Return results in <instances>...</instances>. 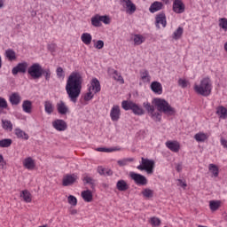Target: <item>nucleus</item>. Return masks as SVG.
<instances>
[{
	"label": "nucleus",
	"instance_id": "nucleus-1",
	"mask_svg": "<svg viewBox=\"0 0 227 227\" xmlns=\"http://www.w3.org/2000/svg\"><path fill=\"white\" fill-rule=\"evenodd\" d=\"M83 81L82 75L79 72H73L67 80L66 91L69 100L74 104L77 103V99L81 96Z\"/></svg>",
	"mask_w": 227,
	"mask_h": 227
},
{
	"label": "nucleus",
	"instance_id": "nucleus-2",
	"mask_svg": "<svg viewBox=\"0 0 227 227\" xmlns=\"http://www.w3.org/2000/svg\"><path fill=\"white\" fill-rule=\"evenodd\" d=\"M194 91L202 97H209V95L212 93V81L210 78H203L200 84H195Z\"/></svg>",
	"mask_w": 227,
	"mask_h": 227
},
{
	"label": "nucleus",
	"instance_id": "nucleus-3",
	"mask_svg": "<svg viewBox=\"0 0 227 227\" xmlns=\"http://www.w3.org/2000/svg\"><path fill=\"white\" fill-rule=\"evenodd\" d=\"M153 104H154L159 113H163V114H167V116H173V114L176 113L175 108L172 107L166 99L154 98Z\"/></svg>",
	"mask_w": 227,
	"mask_h": 227
},
{
	"label": "nucleus",
	"instance_id": "nucleus-4",
	"mask_svg": "<svg viewBox=\"0 0 227 227\" xmlns=\"http://www.w3.org/2000/svg\"><path fill=\"white\" fill-rule=\"evenodd\" d=\"M121 106L124 111H132V113L135 114L137 116H143V114H145V110L143 109V106L132 101L124 100L121 103Z\"/></svg>",
	"mask_w": 227,
	"mask_h": 227
},
{
	"label": "nucleus",
	"instance_id": "nucleus-5",
	"mask_svg": "<svg viewBox=\"0 0 227 227\" xmlns=\"http://www.w3.org/2000/svg\"><path fill=\"white\" fill-rule=\"evenodd\" d=\"M153 168H155V161L147 158H141V164L137 167L139 171H146L147 175L153 174Z\"/></svg>",
	"mask_w": 227,
	"mask_h": 227
},
{
	"label": "nucleus",
	"instance_id": "nucleus-6",
	"mask_svg": "<svg viewBox=\"0 0 227 227\" xmlns=\"http://www.w3.org/2000/svg\"><path fill=\"white\" fill-rule=\"evenodd\" d=\"M42 66L39 63H34L27 69V74L32 79H40L42 77Z\"/></svg>",
	"mask_w": 227,
	"mask_h": 227
},
{
	"label": "nucleus",
	"instance_id": "nucleus-7",
	"mask_svg": "<svg viewBox=\"0 0 227 227\" xmlns=\"http://www.w3.org/2000/svg\"><path fill=\"white\" fill-rule=\"evenodd\" d=\"M120 4L129 15L136 13V10H137L136 4H133L132 0H120Z\"/></svg>",
	"mask_w": 227,
	"mask_h": 227
},
{
	"label": "nucleus",
	"instance_id": "nucleus-8",
	"mask_svg": "<svg viewBox=\"0 0 227 227\" xmlns=\"http://www.w3.org/2000/svg\"><path fill=\"white\" fill-rule=\"evenodd\" d=\"M129 176L137 185H146V184H148V179L141 174L130 172Z\"/></svg>",
	"mask_w": 227,
	"mask_h": 227
},
{
	"label": "nucleus",
	"instance_id": "nucleus-9",
	"mask_svg": "<svg viewBox=\"0 0 227 227\" xmlns=\"http://www.w3.org/2000/svg\"><path fill=\"white\" fill-rule=\"evenodd\" d=\"M52 127L55 129V130H58L59 132H65L67 129H68V125L67 124V121L57 119L52 121Z\"/></svg>",
	"mask_w": 227,
	"mask_h": 227
},
{
	"label": "nucleus",
	"instance_id": "nucleus-10",
	"mask_svg": "<svg viewBox=\"0 0 227 227\" xmlns=\"http://www.w3.org/2000/svg\"><path fill=\"white\" fill-rule=\"evenodd\" d=\"M155 26L158 29H160L161 27H166L168 26V21L166 20V14L164 12L159 13L155 17Z\"/></svg>",
	"mask_w": 227,
	"mask_h": 227
},
{
	"label": "nucleus",
	"instance_id": "nucleus-11",
	"mask_svg": "<svg viewBox=\"0 0 227 227\" xmlns=\"http://www.w3.org/2000/svg\"><path fill=\"white\" fill-rule=\"evenodd\" d=\"M28 64L27 62L19 63L16 67H14L12 70V75H17V74H26L27 71Z\"/></svg>",
	"mask_w": 227,
	"mask_h": 227
},
{
	"label": "nucleus",
	"instance_id": "nucleus-12",
	"mask_svg": "<svg viewBox=\"0 0 227 227\" xmlns=\"http://www.w3.org/2000/svg\"><path fill=\"white\" fill-rule=\"evenodd\" d=\"M108 74L109 75H112L114 81L120 82V84H125V80L123 79V76H121V74H120L117 70L108 68Z\"/></svg>",
	"mask_w": 227,
	"mask_h": 227
},
{
	"label": "nucleus",
	"instance_id": "nucleus-13",
	"mask_svg": "<svg viewBox=\"0 0 227 227\" xmlns=\"http://www.w3.org/2000/svg\"><path fill=\"white\" fill-rule=\"evenodd\" d=\"M77 176L75 174L67 175L62 180V185L64 187H68V185H73V184H75Z\"/></svg>",
	"mask_w": 227,
	"mask_h": 227
},
{
	"label": "nucleus",
	"instance_id": "nucleus-14",
	"mask_svg": "<svg viewBox=\"0 0 227 227\" xmlns=\"http://www.w3.org/2000/svg\"><path fill=\"white\" fill-rule=\"evenodd\" d=\"M166 146L170 150V152H174V153H178L180 152V143L178 141H167Z\"/></svg>",
	"mask_w": 227,
	"mask_h": 227
},
{
	"label": "nucleus",
	"instance_id": "nucleus-15",
	"mask_svg": "<svg viewBox=\"0 0 227 227\" xmlns=\"http://www.w3.org/2000/svg\"><path fill=\"white\" fill-rule=\"evenodd\" d=\"M173 11L176 13H184L185 12V5L182 0H175L173 3Z\"/></svg>",
	"mask_w": 227,
	"mask_h": 227
},
{
	"label": "nucleus",
	"instance_id": "nucleus-16",
	"mask_svg": "<svg viewBox=\"0 0 227 227\" xmlns=\"http://www.w3.org/2000/svg\"><path fill=\"white\" fill-rule=\"evenodd\" d=\"M120 106H114L110 112V117L112 121H118L120 120Z\"/></svg>",
	"mask_w": 227,
	"mask_h": 227
},
{
	"label": "nucleus",
	"instance_id": "nucleus-17",
	"mask_svg": "<svg viewBox=\"0 0 227 227\" xmlns=\"http://www.w3.org/2000/svg\"><path fill=\"white\" fill-rule=\"evenodd\" d=\"M101 90L100 82L97 78H93L89 87V91H94V93H99Z\"/></svg>",
	"mask_w": 227,
	"mask_h": 227
},
{
	"label": "nucleus",
	"instance_id": "nucleus-18",
	"mask_svg": "<svg viewBox=\"0 0 227 227\" xmlns=\"http://www.w3.org/2000/svg\"><path fill=\"white\" fill-rule=\"evenodd\" d=\"M23 166L26 169L33 170L35 169L36 164L35 163V160L31 157H27L23 160Z\"/></svg>",
	"mask_w": 227,
	"mask_h": 227
},
{
	"label": "nucleus",
	"instance_id": "nucleus-19",
	"mask_svg": "<svg viewBox=\"0 0 227 227\" xmlns=\"http://www.w3.org/2000/svg\"><path fill=\"white\" fill-rule=\"evenodd\" d=\"M57 111L59 114L65 115L67 113H68V106H67V104H65L63 101H59L57 103Z\"/></svg>",
	"mask_w": 227,
	"mask_h": 227
},
{
	"label": "nucleus",
	"instance_id": "nucleus-20",
	"mask_svg": "<svg viewBox=\"0 0 227 227\" xmlns=\"http://www.w3.org/2000/svg\"><path fill=\"white\" fill-rule=\"evenodd\" d=\"M14 134L16 137H18V139H24L25 141H27V139H29V135H27V133H26L20 128L14 129Z\"/></svg>",
	"mask_w": 227,
	"mask_h": 227
},
{
	"label": "nucleus",
	"instance_id": "nucleus-21",
	"mask_svg": "<svg viewBox=\"0 0 227 227\" xmlns=\"http://www.w3.org/2000/svg\"><path fill=\"white\" fill-rule=\"evenodd\" d=\"M164 4H162V2H154L151 4L149 8V12L151 13H155L156 12H160L162 10Z\"/></svg>",
	"mask_w": 227,
	"mask_h": 227
},
{
	"label": "nucleus",
	"instance_id": "nucleus-22",
	"mask_svg": "<svg viewBox=\"0 0 227 227\" xmlns=\"http://www.w3.org/2000/svg\"><path fill=\"white\" fill-rule=\"evenodd\" d=\"M151 90L153 91V93L162 95V84H160L159 82H153L151 83Z\"/></svg>",
	"mask_w": 227,
	"mask_h": 227
},
{
	"label": "nucleus",
	"instance_id": "nucleus-23",
	"mask_svg": "<svg viewBox=\"0 0 227 227\" xmlns=\"http://www.w3.org/2000/svg\"><path fill=\"white\" fill-rule=\"evenodd\" d=\"M9 100L12 106H19L20 104L21 98L19 93L14 92L10 96Z\"/></svg>",
	"mask_w": 227,
	"mask_h": 227
},
{
	"label": "nucleus",
	"instance_id": "nucleus-24",
	"mask_svg": "<svg viewBox=\"0 0 227 227\" xmlns=\"http://www.w3.org/2000/svg\"><path fill=\"white\" fill-rule=\"evenodd\" d=\"M116 189L121 191V192H125V191H129V184H127V181L123 179L119 180L116 184Z\"/></svg>",
	"mask_w": 227,
	"mask_h": 227
},
{
	"label": "nucleus",
	"instance_id": "nucleus-25",
	"mask_svg": "<svg viewBox=\"0 0 227 227\" xmlns=\"http://www.w3.org/2000/svg\"><path fill=\"white\" fill-rule=\"evenodd\" d=\"M82 198L87 203H91L93 201V193L90 190L83 191L82 192Z\"/></svg>",
	"mask_w": 227,
	"mask_h": 227
},
{
	"label": "nucleus",
	"instance_id": "nucleus-26",
	"mask_svg": "<svg viewBox=\"0 0 227 227\" xmlns=\"http://www.w3.org/2000/svg\"><path fill=\"white\" fill-rule=\"evenodd\" d=\"M216 114L221 118L222 120H226L227 118V108L220 106L216 107Z\"/></svg>",
	"mask_w": 227,
	"mask_h": 227
},
{
	"label": "nucleus",
	"instance_id": "nucleus-27",
	"mask_svg": "<svg viewBox=\"0 0 227 227\" xmlns=\"http://www.w3.org/2000/svg\"><path fill=\"white\" fill-rule=\"evenodd\" d=\"M44 111L46 114H52V113H54V105L52 104V101H44Z\"/></svg>",
	"mask_w": 227,
	"mask_h": 227
},
{
	"label": "nucleus",
	"instance_id": "nucleus-28",
	"mask_svg": "<svg viewBox=\"0 0 227 227\" xmlns=\"http://www.w3.org/2000/svg\"><path fill=\"white\" fill-rule=\"evenodd\" d=\"M81 40L82 43L85 45H90L91 44V40H93V37L91 36V34L90 33H83L81 35Z\"/></svg>",
	"mask_w": 227,
	"mask_h": 227
},
{
	"label": "nucleus",
	"instance_id": "nucleus-29",
	"mask_svg": "<svg viewBox=\"0 0 227 227\" xmlns=\"http://www.w3.org/2000/svg\"><path fill=\"white\" fill-rule=\"evenodd\" d=\"M146 38L142 35L136 34L133 35L134 45H141V43H145Z\"/></svg>",
	"mask_w": 227,
	"mask_h": 227
},
{
	"label": "nucleus",
	"instance_id": "nucleus-30",
	"mask_svg": "<svg viewBox=\"0 0 227 227\" xmlns=\"http://www.w3.org/2000/svg\"><path fill=\"white\" fill-rule=\"evenodd\" d=\"M5 57L9 61H15L17 59V53H15V51L8 49L5 51Z\"/></svg>",
	"mask_w": 227,
	"mask_h": 227
},
{
	"label": "nucleus",
	"instance_id": "nucleus-31",
	"mask_svg": "<svg viewBox=\"0 0 227 227\" xmlns=\"http://www.w3.org/2000/svg\"><path fill=\"white\" fill-rule=\"evenodd\" d=\"M33 107V103L29 100H24L22 104V109L24 113L31 114V109Z\"/></svg>",
	"mask_w": 227,
	"mask_h": 227
},
{
	"label": "nucleus",
	"instance_id": "nucleus-32",
	"mask_svg": "<svg viewBox=\"0 0 227 227\" xmlns=\"http://www.w3.org/2000/svg\"><path fill=\"white\" fill-rule=\"evenodd\" d=\"M140 77L143 82H150V73L146 69H143L140 71Z\"/></svg>",
	"mask_w": 227,
	"mask_h": 227
},
{
	"label": "nucleus",
	"instance_id": "nucleus-33",
	"mask_svg": "<svg viewBox=\"0 0 227 227\" xmlns=\"http://www.w3.org/2000/svg\"><path fill=\"white\" fill-rule=\"evenodd\" d=\"M98 173H99L101 176H112L113 170L103 168V167H98Z\"/></svg>",
	"mask_w": 227,
	"mask_h": 227
},
{
	"label": "nucleus",
	"instance_id": "nucleus-34",
	"mask_svg": "<svg viewBox=\"0 0 227 227\" xmlns=\"http://www.w3.org/2000/svg\"><path fill=\"white\" fill-rule=\"evenodd\" d=\"M20 197L23 198V200L26 203H31V201H32L31 192H29V191H27V190L22 191L20 193Z\"/></svg>",
	"mask_w": 227,
	"mask_h": 227
},
{
	"label": "nucleus",
	"instance_id": "nucleus-35",
	"mask_svg": "<svg viewBox=\"0 0 227 227\" xmlns=\"http://www.w3.org/2000/svg\"><path fill=\"white\" fill-rule=\"evenodd\" d=\"M91 24L92 26H94V27H100V26H102L100 15L96 14L95 16H93L91 18Z\"/></svg>",
	"mask_w": 227,
	"mask_h": 227
},
{
	"label": "nucleus",
	"instance_id": "nucleus-36",
	"mask_svg": "<svg viewBox=\"0 0 227 227\" xmlns=\"http://www.w3.org/2000/svg\"><path fill=\"white\" fill-rule=\"evenodd\" d=\"M2 127L4 130H9V132L13 130V124L8 120H2Z\"/></svg>",
	"mask_w": 227,
	"mask_h": 227
},
{
	"label": "nucleus",
	"instance_id": "nucleus-37",
	"mask_svg": "<svg viewBox=\"0 0 227 227\" xmlns=\"http://www.w3.org/2000/svg\"><path fill=\"white\" fill-rule=\"evenodd\" d=\"M184 35V27H179L172 35L173 40H180Z\"/></svg>",
	"mask_w": 227,
	"mask_h": 227
},
{
	"label": "nucleus",
	"instance_id": "nucleus-38",
	"mask_svg": "<svg viewBox=\"0 0 227 227\" xmlns=\"http://www.w3.org/2000/svg\"><path fill=\"white\" fill-rule=\"evenodd\" d=\"M12 143H13L12 138L2 139L0 140V148H10V146H12Z\"/></svg>",
	"mask_w": 227,
	"mask_h": 227
},
{
	"label": "nucleus",
	"instance_id": "nucleus-39",
	"mask_svg": "<svg viewBox=\"0 0 227 227\" xmlns=\"http://www.w3.org/2000/svg\"><path fill=\"white\" fill-rule=\"evenodd\" d=\"M194 139H196L198 141V143H205V141H207V134H205V133H197L194 136Z\"/></svg>",
	"mask_w": 227,
	"mask_h": 227
},
{
	"label": "nucleus",
	"instance_id": "nucleus-40",
	"mask_svg": "<svg viewBox=\"0 0 227 227\" xmlns=\"http://www.w3.org/2000/svg\"><path fill=\"white\" fill-rule=\"evenodd\" d=\"M219 207H221V201L219 200H211L209 202V207L212 212H215V210H217Z\"/></svg>",
	"mask_w": 227,
	"mask_h": 227
},
{
	"label": "nucleus",
	"instance_id": "nucleus-41",
	"mask_svg": "<svg viewBox=\"0 0 227 227\" xmlns=\"http://www.w3.org/2000/svg\"><path fill=\"white\" fill-rule=\"evenodd\" d=\"M218 26L223 31L226 33L227 31V19L226 18H220L218 20Z\"/></svg>",
	"mask_w": 227,
	"mask_h": 227
},
{
	"label": "nucleus",
	"instance_id": "nucleus-42",
	"mask_svg": "<svg viewBox=\"0 0 227 227\" xmlns=\"http://www.w3.org/2000/svg\"><path fill=\"white\" fill-rule=\"evenodd\" d=\"M209 171H211L215 178H217V176H219V168H217V165L209 164Z\"/></svg>",
	"mask_w": 227,
	"mask_h": 227
},
{
	"label": "nucleus",
	"instance_id": "nucleus-43",
	"mask_svg": "<svg viewBox=\"0 0 227 227\" xmlns=\"http://www.w3.org/2000/svg\"><path fill=\"white\" fill-rule=\"evenodd\" d=\"M97 150H98V152H105L106 153H111V152H120V150H121V148H120V147H114V148L99 147Z\"/></svg>",
	"mask_w": 227,
	"mask_h": 227
},
{
	"label": "nucleus",
	"instance_id": "nucleus-44",
	"mask_svg": "<svg viewBox=\"0 0 227 227\" xmlns=\"http://www.w3.org/2000/svg\"><path fill=\"white\" fill-rule=\"evenodd\" d=\"M83 183H84V184H89L90 185L91 189H95V179H93L92 177L88 176H84Z\"/></svg>",
	"mask_w": 227,
	"mask_h": 227
},
{
	"label": "nucleus",
	"instance_id": "nucleus-45",
	"mask_svg": "<svg viewBox=\"0 0 227 227\" xmlns=\"http://www.w3.org/2000/svg\"><path fill=\"white\" fill-rule=\"evenodd\" d=\"M143 106L149 114H152L153 112H155V106H152L149 102H145Z\"/></svg>",
	"mask_w": 227,
	"mask_h": 227
},
{
	"label": "nucleus",
	"instance_id": "nucleus-46",
	"mask_svg": "<svg viewBox=\"0 0 227 227\" xmlns=\"http://www.w3.org/2000/svg\"><path fill=\"white\" fill-rule=\"evenodd\" d=\"M129 162H134V158H126L117 161V164L121 167L127 166Z\"/></svg>",
	"mask_w": 227,
	"mask_h": 227
},
{
	"label": "nucleus",
	"instance_id": "nucleus-47",
	"mask_svg": "<svg viewBox=\"0 0 227 227\" xmlns=\"http://www.w3.org/2000/svg\"><path fill=\"white\" fill-rule=\"evenodd\" d=\"M151 118L155 121H160L162 120V114L159 112H153L150 114Z\"/></svg>",
	"mask_w": 227,
	"mask_h": 227
},
{
	"label": "nucleus",
	"instance_id": "nucleus-48",
	"mask_svg": "<svg viewBox=\"0 0 227 227\" xmlns=\"http://www.w3.org/2000/svg\"><path fill=\"white\" fill-rule=\"evenodd\" d=\"M142 194L144 198H153V191L150 190L149 188H145L142 192Z\"/></svg>",
	"mask_w": 227,
	"mask_h": 227
},
{
	"label": "nucleus",
	"instance_id": "nucleus-49",
	"mask_svg": "<svg viewBox=\"0 0 227 227\" xmlns=\"http://www.w3.org/2000/svg\"><path fill=\"white\" fill-rule=\"evenodd\" d=\"M67 201H68L69 205H72L73 207H76L77 206V198H75L73 195H69L68 196Z\"/></svg>",
	"mask_w": 227,
	"mask_h": 227
},
{
	"label": "nucleus",
	"instance_id": "nucleus-50",
	"mask_svg": "<svg viewBox=\"0 0 227 227\" xmlns=\"http://www.w3.org/2000/svg\"><path fill=\"white\" fill-rule=\"evenodd\" d=\"M57 72V77L59 79H65V71L63 70V67H59L56 70Z\"/></svg>",
	"mask_w": 227,
	"mask_h": 227
},
{
	"label": "nucleus",
	"instance_id": "nucleus-51",
	"mask_svg": "<svg viewBox=\"0 0 227 227\" xmlns=\"http://www.w3.org/2000/svg\"><path fill=\"white\" fill-rule=\"evenodd\" d=\"M150 223L152 226H160V219L158 217H152Z\"/></svg>",
	"mask_w": 227,
	"mask_h": 227
},
{
	"label": "nucleus",
	"instance_id": "nucleus-52",
	"mask_svg": "<svg viewBox=\"0 0 227 227\" xmlns=\"http://www.w3.org/2000/svg\"><path fill=\"white\" fill-rule=\"evenodd\" d=\"M42 75H44L46 81H50L51 69H42Z\"/></svg>",
	"mask_w": 227,
	"mask_h": 227
},
{
	"label": "nucleus",
	"instance_id": "nucleus-53",
	"mask_svg": "<svg viewBox=\"0 0 227 227\" xmlns=\"http://www.w3.org/2000/svg\"><path fill=\"white\" fill-rule=\"evenodd\" d=\"M178 84L181 88H187L189 86V82L185 79L180 78L178 80Z\"/></svg>",
	"mask_w": 227,
	"mask_h": 227
},
{
	"label": "nucleus",
	"instance_id": "nucleus-54",
	"mask_svg": "<svg viewBox=\"0 0 227 227\" xmlns=\"http://www.w3.org/2000/svg\"><path fill=\"white\" fill-rule=\"evenodd\" d=\"M93 97V92H91V90H89V92L84 95L83 100H85V102H90V100H91Z\"/></svg>",
	"mask_w": 227,
	"mask_h": 227
},
{
	"label": "nucleus",
	"instance_id": "nucleus-55",
	"mask_svg": "<svg viewBox=\"0 0 227 227\" xmlns=\"http://www.w3.org/2000/svg\"><path fill=\"white\" fill-rule=\"evenodd\" d=\"M101 19V22H103V24H111V18L107 15H104V16H100Z\"/></svg>",
	"mask_w": 227,
	"mask_h": 227
},
{
	"label": "nucleus",
	"instance_id": "nucleus-56",
	"mask_svg": "<svg viewBox=\"0 0 227 227\" xmlns=\"http://www.w3.org/2000/svg\"><path fill=\"white\" fill-rule=\"evenodd\" d=\"M94 47L95 49H98V50L104 49V41L102 40L97 41V43L94 44Z\"/></svg>",
	"mask_w": 227,
	"mask_h": 227
},
{
	"label": "nucleus",
	"instance_id": "nucleus-57",
	"mask_svg": "<svg viewBox=\"0 0 227 227\" xmlns=\"http://www.w3.org/2000/svg\"><path fill=\"white\" fill-rule=\"evenodd\" d=\"M0 107H2V109H6V107H8V103L4 98H0Z\"/></svg>",
	"mask_w": 227,
	"mask_h": 227
},
{
	"label": "nucleus",
	"instance_id": "nucleus-58",
	"mask_svg": "<svg viewBox=\"0 0 227 227\" xmlns=\"http://www.w3.org/2000/svg\"><path fill=\"white\" fill-rule=\"evenodd\" d=\"M177 185L179 187H183V189H185V187H187V183L182 179H177Z\"/></svg>",
	"mask_w": 227,
	"mask_h": 227
},
{
	"label": "nucleus",
	"instance_id": "nucleus-59",
	"mask_svg": "<svg viewBox=\"0 0 227 227\" xmlns=\"http://www.w3.org/2000/svg\"><path fill=\"white\" fill-rule=\"evenodd\" d=\"M5 166H6V161H4V157H3V154H0V168H1V169H4Z\"/></svg>",
	"mask_w": 227,
	"mask_h": 227
},
{
	"label": "nucleus",
	"instance_id": "nucleus-60",
	"mask_svg": "<svg viewBox=\"0 0 227 227\" xmlns=\"http://www.w3.org/2000/svg\"><path fill=\"white\" fill-rule=\"evenodd\" d=\"M220 143L222 146L227 150V140L224 138H221Z\"/></svg>",
	"mask_w": 227,
	"mask_h": 227
},
{
	"label": "nucleus",
	"instance_id": "nucleus-61",
	"mask_svg": "<svg viewBox=\"0 0 227 227\" xmlns=\"http://www.w3.org/2000/svg\"><path fill=\"white\" fill-rule=\"evenodd\" d=\"M176 171L178 172V173H180V171H182V164H177L176 166Z\"/></svg>",
	"mask_w": 227,
	"mask_h": 227
},
{
	"label": "nucleus",
	"instance_id": "nucleus-62",
	"mask_svg": "<svg viewBox=\"0 0 227 227\" xmlns=\"http://www.w3.org/2000/svg\"><path fill=\"white\" fill-rule=\"evenodd\" d=\"M70 214L71 215H75V214H77V209H71Z\"/></svg>",
	"mask_w": 227,
	"mask_h": 227
},
{
	"label": "nucleus",
	"instance_id": "nucleus-63",
	"mask_svg": "<svg viewBox=\"0 0 227 227\" xmlns=\"http://www.w3.org/2000/svg\"><path fill=\"white\" fill-rule=\"evenodd\" d=\"M50 51H54V44L50 45Z\"/></svg>",
	"mask_w": 227,
	"mask_h": 227
},
{
	"label": "nucleus",
	"instance_id": "nucleus-64",
	"mask_svg": "<svg viewBox=\"0 0 227 227\" xmlns=\"http://www.w3.org/2000/svg\"><path fill=\"white\" fill-rule=\"evenodd\" d=\"M224 51L227 52V42L224 43Z\"/></svg>",
	"mask_w": 227,
	"mask_h": 227
}]
</instances>
